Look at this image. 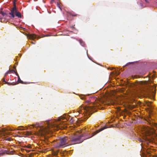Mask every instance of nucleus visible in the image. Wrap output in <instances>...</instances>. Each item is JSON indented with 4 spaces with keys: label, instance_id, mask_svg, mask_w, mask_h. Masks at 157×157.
Here are the masks:
<instances>
[{
    "label": "nucleus",
    "instance_id": "obj_33",
    "mask_svg": "<svg viewBox=\"0 0 157 157\" xmlns=\"http://www.w3.org/2000/svg\"><path fill=\"white\" fill-rule=\"evenodd\" d=\"M140 5H141V6H143L142 4L141 3H140Z\"/></svg>",
    "mask_w": 157,
    "mask_h": 157
},
{
    "label": "nucleus",
    "instance_id": "obj_15",
    "mask_svg": "<svg viewBox=\"0 0 157 157\" xmlns=\"http://www.w3.org/2000/svg\"><path fill=\"white\" fill-rule=\"evenodd\" d=\"M31 133L29 132H26V134H25L26 135H31Z\"/></svg>",
    "mask_w": 157,
    "mask_h": 157
},
{
    "label": "nucleus",
    "instance_id": "obj_21",
    "mask_svg": "<svg viewBox=\"0 0 157 157\" xmlns=\"http://www.w3.org/2000/svg\"><path fill=\"white\" fill-rule=\"evenodd\" d=\"M139 140L140 142H142L143 141V140L141 138H139Z\"/></svg>",
    "mask_w": 157,
    "mask_h": 157
},
{
    "label": "nucleus",
    "instance_id": "obj_31",
    "mask_svg": "<svg viewBox=\"0 0 157 157\" xmlns=\"http://www.w3.org/2000/svg\"><path fill=\"white\" fill-rule=\"evenodd\" d=\"M71 15L73 16H76V15H73V14H71Z\"/></svg>",
    "mask_w": 157,
    "mask_h": 157
},
{
    "label": "nucleus",
    "instance_id": "obj_34",
    "mask_svg": "<svg viewBox=\"0 0 157 157\" xmlns=\"http://www.w3.org/2000/svg\"><path fill=\"white\" fill-rule=\"evenodd\" d=\"M47 36V35H45V36H44H44Z\"/></svg>",
    "mask_w": 157,
    "mask_h": 157
},
{
    "label": "nucleus",
    "instance_id": "obj_23",
    "mask_svg": "<svg viewBox=\"0 0 157 157\" xmlns=\"http://www.w3.org/2000/svg\"><path fill=\"white\" fill-rule=\"evenodd\" d=\"M2 81H3V82H5H5H6V81H5V78H3L2 79Z\"/></svg>",
    "mask_w": 157,
    "mask_h": 157
},
{
    "label": "nucleus",
    "instance_id": "obj_26",
    "mask_svg": "<svg viewBox=\"0 0 157 157\" xmlns=\"http://www.w3.org/2000/svg\"><path fill=\"white\" fill-rule=\"evenodd\" d=\"M152 94H153V97H154V96H155V93H154L153 92H152Z\"/></svg>",
    "mask_w": 157,
    "mask_h": 157
},
{
    "label": "nucleus",
    "instance_id": "obj_12",
    "mask_svg": "<svg viewBox=\"0 0 157 157\" xmlns=\"http://www.w3.org/2000/svg\"><path fill=\"white\" fill-rule=\"evenodd\" d=\"M0 13L3 16H4L5 15H8L7 13H4L2 11H1Z\"/></svg>",
    "mask_w": 157,
    "mask_h": 157
},
{
    "label": "nucleus",
    "instance_id": "obj_19",
    "mask_svg": "<svg viewBox=\"0 0 157 157\" xmlns=\"http://www.w3.org/2000/svg\"><path fill=\"white\" fill-rule=\"evenodd\" d=\"M154 126L157 129V124H154Z\"/></svg>",
    "mask_w": 157,
    "mask_h": 157
},
{
    "label": "nucleus",
    "instance_id": "obj_20",
    "mask_svg": "<svg viewBox=\"0 0 157 157\" xmlns=\"http://www.w3.org/2000/svg\"><path fill=\"white\" fill-rule=\"evenodd\" d=\"M14 73L16 74V75L18 76H18H19V75L18 74V73H17V72H16L15 71V72Z\"/></svg>",
    "mask_w": 157,
    "mask_h": 157
},
{
    "label": "nucleus",
    "instance_id": "obj_27",
    "mask_svg": "<svg viewBox=\"0 0 157 157\" xmlns=\"http://www.w3.org/2000/svg\"><path fill=\"white\" fill-rule=\"evenodd\" d=\"M70 121H71V122H72V121H73V119H72V118H71V119H70Z\"/></svg>",
    "mask_w": 157,
    "mask_h": 157
},
{
    "label": "nucleus",
    "instance_id": "obj_18",
    "mask_svg": "<svg viewBox=\"0 0 157 157\" xmlns=\"http://www.w3.org/2000/svg\"><path fill=\"white\" fill-rule=\"evenodd\" d=\"M9 71L10 72H15V71L14 70H10V69H9Z\"/></svg>",
    "mask_w": 157,
    "mask_h": 157
},
{
    "label": "nucleus",
    "instance_id": "obj_6",
    "mask_svg": "<svg viewBox=\"0 0 157 157\" xmlns=\"http://www.w3.org/2000/svg\"><path fill=\"white\" fill-rule=\"evenodd\" d=\"M107 127L106 126H104V127L102 128H101L100 129H99V130H96V131H95V132H94L93 134H92V135L90 136H89V137H88L87 138H90L91 137H92V136H94V135H96V134H97L98 133H99V132H100L101 131H102L103 130L107 128Z\"/></svg>",
    "mask_w": 157,
    "mask_h": 157
},
{
    "label": "nucleus",
    "instance_id": "obj_14",
    "mask_svg": "<svg viewBox=\"0 0 157 157\" xmlns=\"http://www.w3.org/2000/svg\"><path fill=\"white\" fill-rule=\"evenodd\" d=\"M23 127L22 126H19L18 128L17 129L18 130H23L24 129L23 128H23Z\"/></svg>",
    "mask_w": 157,
    "mask_h": 157
},
{
    "label": "nucleus",
    "instance_id": "obj_1",
    "mask_svg": "<svg viewBox=\"0 0 157 157\" xmlns=\"http://www.w3.org/2000/svg\"><path fill=\"white\" fill-rule=\"evenodd\" d=\"M68 138L67 137L61 138L59 139V143L57 145V147L59 148H63L69 145L68 142Z\"/></svg>",
    "mask_w": 157,
    "mask_h": 157
},
{
    "label": "nucleus",
    "instance_id": "obj_24",
    "mask_svg": "<svg viewBox=\"0 0 157 157\" xmlns=\"http://www.w3.org/2000/svg\"><path fill=\"white\" fill-rule=\"evenodd\" d=\"M85 97H81V99H83L85 98Z\"/></svg>",
    "mask_w": 157,
    "mask_h": 157
},
{
    "label": "nucleus",
    "instance_id": "obj_2",
    "mask_svg": "<svg viewBox=\"0 0 157 157\" xmlns=\"http://www.w3.org/2000/svg\"><path fill=\"white\" fill-rule=\"evenodd\" d=\"M82 137L81 135L75 136L71 138L70 141L73 144L80 143L83 141L81 139Z\"/></svg>",
    "mask_w": 157,
    "mask_h": 157
},
{
    "label": "nucleus",
    "instance_id": "obj_13",
    "mask_svg": "<svg viewBox=\"0 0 157 157\" xmlns=\"http://www.w3.org/2000/svg\"><path fill=\"white\" fill-rule=\"evenodd\" d=\"M59 151H54L53 153V154L54 155H56L58 154Z\"/></svg>",
    "mask_w": 157,
    "mask_h": 157
},
{
    "label": "nucleus",
    "instance_id": "obj_8",
    "mask_svg": "<svg viewBox=\"0 0 157 157\" xmlns=\"http://www.w3.org/2000/svg\"><path fill=\"white\" fill-rule=\"evenodd\" d=\"M38 131L39 132V134L41 135H43L45 132H46L45 130L43 128H40V129L38 130Z\"/></svg>",
    "mask_w": 157,
    "mask_h": 157
},
{
    "label": "nucleus",
    "instance_id": "obj_11",
    "mask_svg": "<svg viewBox=\"0 0 157 157\" xmlns=\"http://www.w3.org/2000/svg\"><path fill=\"white\" fill-rule=\"evenodd\" d=\"M80 44L82 46L84 45V42L81 39H80L79 40Z\"/></svg>",
    "mask_w": 157,
    "mask_h": 157
},
{
    "label": "nucleus",
    "instance_id": "obj_3",
    "mask_svg": "<svg viewBox=\"0 0 157 157\" xmlns=\"http://www.w3.org/2000/svg\"><path fill=\"white\" fill-rule=\"evenodd\" d=\"M17 11L16 4L15 2H13V7L11 9V12L9 13V14L10 15L9 17L11 18H14L15 17L14 14H16Z\"/></svg>",
    "mask_w": 157,
    "mask_h": 157
},
{
    "label": "nucleus",
    "instance_id": "obj_10",
    "mask_svg": "<svg viewBox=\"0 0 157 157\" xmlns=\"http://www.w3.org/2000/svg\"><path fill=\"white\" fill-rule=\"evenodd\" d=\"M17 82H18L19 83H20L21 84H26V82H24L20 79L19 76H18V77Z\"/></svg>",
    "mask_w": 157,
    "mask_h": 157
},
{
    "label": "nucleus",
    "instance_id": "obj_30",
    "mask_svg": "<svg viewBox=\"0 0 157 157\" xmlns=\"http://www.w3.org/2000/svg\"><path fill=\"white\" fill-rule=\"evenodd\" d=\"M3 155V153H0V155Z\"/></svg>",
    "mask_w": 157,
    "mask_h": 157
},
{
    "label": "nucleus",
    "instance_id": "obj_25",
    "mask_svg": "<svg viewBox=\"0 0 157 157\" xmlns=\"http://www.w3.org/2000/svg\"><path fill=\"white\" fill-rule=\"evenodd\" d=\"M6 140H9V141H10V140H11V138H8L7 139H6Z\"/></svg>",
    "mask_w": 157,
    "mask_h": 157
},
{
    "label": "nucleus",
    "instance_id": "obj_16",
    "mask_svg": "<svg viewBox=\"0 0 157 157\" xmlns=\"http://www.w3.org/2000/svg\"><path fill=\"white\" fill-rule=\"evenodd\" d=\"M10 72L9 71H7L5 74V76H6Z\"/></svg>",
    "mask_w": 157,
    "mask_h": 157
},
{
    "label": "nucleus",
    "instance_id": "obj_32",
    "mask_svg": "<svg viewBox=\"0 0 157 157\" xmlns=\"http://www.w3.org/2000/svg\"><path fill=\"white\" fill-rule=\"evenodd\" d=\"M31 43H32V44H35V43H34L33 42H31Z\"/></svg>",
    "mask_w": 157,
    "mask_h": 157
},
{
    "label": "nucleus",
    "instance_id": "obj_22",
    "mask_svg": "<svg viewBox=\"0 0 157 157\" xmlns=\"http://www.w3.org/2000/svg\"><path fill=\"white\" fill-rule=\"evenodd\" d=\"M5 83L7 84L8 85H10V83L8 82H5Z\"/></svg>",
    "mask_w": 157,
    "mask_h": 157
},
{
    "label": "nucleus",
    "instance_id": "obj_17",
    "mask_svg": "<svg viewBox=\"0 0 157 157\" xmlns=\"http://www.w3.org/2000/svg\"><path fill=\"white\" fill-rule=\"evenodd\" d=\"M32 126H33L34 127H35L39 126V125L38 124H36V125L33 124L32 125Z\"/></svg>",
    "mask_w": 157,
    "mask_h": 157
},
{
    "label": "nucleus",
    "instance_id": "obj_7",
    "mask_svg": "<svg viewBox=\"0 0 157 157\" xmlns=\"http://www.w3.org/2000/svg\"><path fill=\"white\" fill-rule=\"evenodd\" d=\"M27 37L29 39L34 40L36 38V36L34 34H31L27 36Z\"/></svg>",
    "mask_w": 157,
    "mask_h": 157
},
{
    "label": "nucleus",
    "instance_id": "obj_28",
    "mask_svg": "<svg viewBox=\"0 0 157 157\" xmlns=\"http://www.w3.org/2000/svg\"><path fill=\"white\" fill-rule=\"evenodd\" d=\"M56 126L57 127V128H59V127L58 125H56Z\"/></svg>",
    "mask_w": 157,
    "mask_h": 157
},
{
    "label": "nucleus",
    "instance_id": "obj_4",
    "mask_svg": "<svg viewBox=\"0 0 157 157\" xmlns=\"http://www.w3.org/2000/svg\"><path fill=\"white\" fill-rule=\"evenodd\" d=\"M96 107L95 105H94L93 106H88L87 107L80 106L79 107V110H81L82 109H83L86 110L89 113H90V112L94 109L96 108Z\"/></svg>",
    "mask_w": 157,
    "mask_h": 157
},
{
    "label": "nucleus",
    "instance_id": "obj_35",
    "mask_svg": "<svg viewBox=\"0 0 157 157\" xmlns=\"http://www.w3.org/2000/svg\"><path fill=\"white\" fill-rule=\"evenodd\" d=\"M94 112H93V113H91V114H92V113H94Z\"/></svg>",
    "mask_w": 157,
    "mask_h": 157
},
{
    "label": "nucleus",
    "instance_id": "obj_5",
    "mask_svg": "<svg viewBox=\"0 0 157 157\" xmlns=\"http://www.w3.org/2000/svg\"><path fill=\"white\" fill-rule=\"evenodd\" d=\"M10 130V131H13L14 130L13 129H11L9 128L8 129H6L5 128H3L1 130H0V137L3 136H5L6 135H7L9 134L10 133L6 132H5L6 131Z\"/></svg>",
    "mask_w": 157,
    "mask_h": 157
},
{
    "label": "nucleus",
    "instance_id": "obj_29",
    "mask_svg": "<svg viewBox=\"0 0 157 157\" xmlns=\"http://www.w3.org/2000/svg\"><path fill=\"white\" fill-rule=\"evenodd\" d=\"M110 69L111 70H112V69H113V68H110V67H109V68H108V69Z\"/></svg>",
    "mask_w": 157,
    "mask_h": 157
},
{
    "label": "nucleus",
    "instance_id": "obj_9",
    "mask_svg": "<svg viewBox=\"0 0 157 157\" xmlns=\"http://www.w3.org/2000/svg\"><path fill=\"white\" fill-rule=\"evenodd\" d=\"M16 16L18 18H21V13L17 11L15 14Z\"/></svg>",
    "mask_w": 157,
    "mask_h": 157
}]
</instances>
